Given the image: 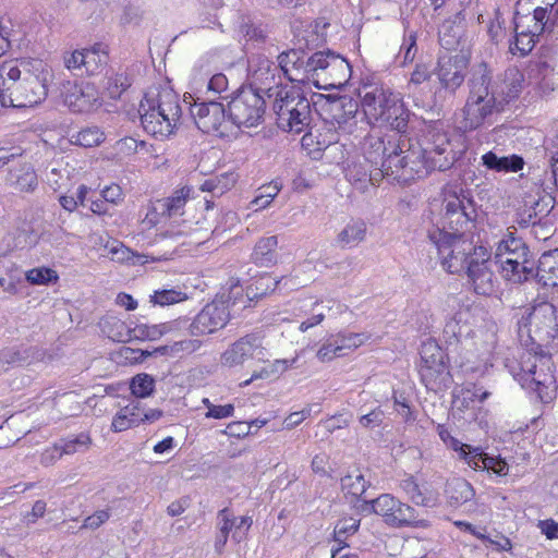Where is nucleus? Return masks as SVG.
<instances>
[{"mask_svg": "<svg viewBox=\"0 0 558 558\" xmlns=\"http://www.w3.org/2000/svg\"><path fill=\"white\" fill-rule=\"evenodd\" d=\"M446 133L429 130L422 142H412L405 134L398 133L387 142L378 136H368L363 146V160L380 168L387 178L409 182L424 178L429 172L445 171L453 163Z\"/></svg>", "mask_w": 558, "mask_h": 558, "instance_id": "1", "label": "nucleus"}, {"mask_svg": "<svg viewBox=\"0 0 558 558\" xmlns=\"http://www.w3.org/2000/svg\"><path fill=\"white\" fill-rule=\"evenodd\" d=\"M521 343L534 352L523 366V386L535 384L550 387L555 384L551 371V351L558 348V311L549 302L526 308L518 320Z\"/></svg>", "mask_w": 558, "mask_h": 558, "instance_id": "2", "label": "nucleus"}, {"mask_svg": "<svg viewBox=\"0 0 558 558\" xmlns=\"http://www.w3.org/2000/svg\"><path fill=\"white\" fill-rule=\"evenodd\" d=\"M52 78V70L43 60L2 62L0 64V107L21 109L41 104L48 96V85Z\"/></svg>", "mask_w": 558, "mask_h": 558, "instance_id": "3", "label": "nucleus"}, {"mask_svg": "<svg viewBox=\"0 0 558 558\" xmlns=\"http://www.w3.org/2000/svg\"><path fill=\"white\" fill-rule=\"evenodd\" d=\"M359 97L368 125L387 126L407 134L411 112L399 93L383 83H366L360 88Z\"/></svg>", "mask_w": 558, "mask_h": 558, "instance_id": "4", "label": "nucleus"}, {"mask_svg": "<svg viewBox=\"0 0 558 558\" xmlns=\"http://www.w3.org/2000/svg\"><path fill=\"white\" fill-rule=\"evenodd\" d=\"M474 314L470 306H460L454 314L446 320L442 339L447 354H458L470 361L471 356H483L492 353L497 344V335L494 328L487 331H475L473 325Z\"/></svg>", "mask_w": 558, "mask_h": 558, "instance_id": "5", "label": "nucleus"}, {"mask_svg": "<svg viewBox=\"0 0 558 558\" xmlns=\"http://www.w3.org/2000/svg\"><path fill=\"white\" fill-rule=\"evenodd\" d=\"M469 96L458 119L463 132L474 131L495 112L501 111V100L492 92V71L482 62L473 68L468 82Z\"/></svg>", "mask_w": 558, "mask_h": 558, "instance_id": "6", "label": "nucleus"}, {"mask_svg": "<svg viewBox=\"0 0 558 558\" xmlns=\"http://www.w3.org/2000/svg\"><path fill=\"white\" fill-rule=\"evenodd\" d=\"M143 129L156 138L163 140L178 128L182 109L179 95L171 88L165 87L155 94L153 90L145 95L140 106Z\"/></svg>", "mask_w": 558, "mask_h": 558, "instance_id": "7", "label": "nucleus"}, {"mask_svg": "<svg viewBox=\"0 0 558 558\" xmlns=\"http://www.w3.org/2000/svg\"><path fill=\"white\" fill-rule=\"evenodd\" d=\"M495 258L506 280L521 283L534 278L535 263L530 257L527 245L521 238L515 236L514 227L508 228L507 233L498 242Z\"/></svg>", "mask_w": 558, "mask_h": 558, "instance_id": "8", "label": "nucleus"}, {"mask_svg": "<svg viewBox=\"0 0 558 558\" xmlns=\"http://www.w3.org/2000/svg\"><path fill=\"white\" fill-rule=\"evenodd\" d=\"M429 241L435 245L442 268L460 275L469 266L473 253L478 245H474L472 235H451L449 231L433 226L427 231Z\"/></svg>", "mask_w": 558, "mask_h": 558, "instance_id": "9", "label": "nucleus"}, {"mask_svg": "<svg viewBox=\"0 0 558 558\" xmlns=\"http://www.w3.org/2000/svg\"><path fill=\"white\" fill-rule=\"evenodd\" d=\"M274 111L277 114V125L284 132L299 134L311 121L310 100L296 89H280L276 94Z\"/></svg>", "mask_w": 558, "mask_h": 558, "instance_id": "10", "label": "nucleus"}, {"mask_svg": "<svg viewBox=\"0 0 558 558\" xmlns=\"http://www.w3.org/2000/svg\"><path fill=\"white\" fill-rule=\"evenodd\" d=\"M360 106L357 100L347 95L328 99L325 108V128L329 140L324 141L327 146L339 143L341 136L353 134L357 128L356 114Z\"/></svg>", "mask_w": 558, "mask_h": 558, "instance_id": "11", "label": "nucleus"}, {"mask_svg": "<svg viewBox=\"0 0 558 558\" xmlns=\"http://www.w3.org/2000/svg\"><path fill=\"white\" fill-rule=\"evenodd\" d=\"M477 211L474 202L463 192L446 194L444 214L439 229L449 231L451 235H471L475 228Z\"/></svg>", "mask_w": 558, "mask_h": 558, "instance_id": "12", "label": "nucleus"}, {"mask_svg": "<svg viewBox=\"0 0 558 558\" xmlns=\"http://www.w3.org/2000/svg\"><path fill=\"white\" fill-rule=\"evenodd\" d=\"M231 124L238 128H254L264 121L265 98L253 87H241L228 104Z\"/></svg>", "mask_w": 558, "mask_h": 558, "instance_id": "13", "label": "nucleus"}, {"mask_svg": "<svg viewBox=\"0 0 558 558\" xmlns=\"http://www.w3.org/2000/svg\"><path fill=\"white\" fill-rule=\"evenodd\" d=\"M496 263L492 253L483 245L474 251L469 266L462 271L466 276V283L477 295L492 296L497 293L499 280L495 272Z\"/></svg>", "mask_w": 558, "mask_h": 558, "instance_id": "14", "label": "nucleus"}, {"mask_svg": "<svg viewBox=\"0 0 558 558\" xmlns=\"http://www.w3.org/2000/svg\"><path fill=\"white\" fill-rule=\"evenodd\" d=\"M374 513L381 515L388 525L426 526V521L417 518L416 510L401 502L390 494H383L369 501Z\"/></svg>", "mask_w": 558, "mask_h": 558, "instance_id": "15", "label": "nucleus"}, {"mask_svg": "<svg viewBox=\"0 0 558 558\" xmlns=\"http://www.w3.org/2000/svg\"><path fill=\"white\" fill-rule=\"evenodd\" d=\"M420 375L426 388L438 390L449 377L445 353L434 340L423 342L420 351Z\"/></svg>", "mask_w": 558, "mask_h": 558, "instance_id": "16", "label": "nucleus"}, {"mask_svg": "<svg viewBox=\"0 0 558 558\" xmlns=\"http://www.w3.org/2000/svg\"><path fill=\"white\" fill-rule=\"evenodd\" d=\"M350 65L348 61L340 54L331 51H318L307 59L306 74L311 77L323 76L330 86L341 85L347 81Z\"/></svg>", "mask_w": 558, "mask_h": 558, "instance_id": "17", "label": "nucleus"}, {"mask_svg": "<svg viewBox=\"0 0 558 558\" xmlns=\"http://www.w3.org/2000/svg\"><path fill=\"white\" fill-rule=\"evenodd\" d=\"M191 114L197 128L207 134L225 136L229 132L231 121L226 114L225 106L217 101H195Z\"/></svg>", "mask_w": 558, "mask_h": 558, "instance_id": "18", "label": "nucleus"}, {"mask_svg": "<svg viewBox=\"0 0 558 558\" xmlns=\"http://www.w3.org/2000/svg\"><path fill=\"white\" fill-rule=\"evenodd\" d=\"M230 319V312L223 302L214 301L206 304L193 318L189 332L193 337L208 336L222 329Z\"/></svg>", "mask_w": 558, "mask_h": 558, "instance_id": "19", "label": "nucleus"}, {"mask_svg": "<svg viewBox=\"0 0 558 558\" xmlns=\"http://www.w3.org/2000/svg\"><path fill=\"white\" fill-rule=\"evenodd\" d=\"M468 64L469 60L462 53L440 56L436 75L441 88L454 94L464 82Z\"/></svg>", "mask_w": 558, "mask_h": 558, "instance_id": "20", "label": "nucleus"}, {"mask_svg": "<svg viewBox=\"0 0 558 558\" xmlns=\"http://www.w3.org/2000/svg\"><path fill=\"white\" fill-rule=\"evenodd\" d=\"M61 93L64 105L72 112H88L99 106V94L93 84H72L66 82L63 84Z\"/></svg>", "mask_w": 558, "mask_h": 558, "instance_id": "21", "label": "nucleus"}, {"mask_svg": "<svg viewBox=\"0 0 558 558\" xmlns=\"http://www.w3.org/2000/svg\"><path fill=\"white\" fill-rule=\"evenodd\" d=\"M263 349L262 337L256 333L246 335L232 343L220 356L221 365L234 367L242 365Z\"/></svg>", "mask_w": 558, "mask_h": 558, "instance_id": "22", "label": "nucleus"}, {"mask_svg": "<svg viewBox=\"0 0 558 558\" xmlns=\"http://www.w3.org/2000/svg\"><path fill=\"white\" fill-rule=\"evenodd\" d=\"M90 446L92 438L88 433L82 432L76 435H69L56 442L52 448L45 451L43 454V462L45 464H51L64 454L69 456L78 452H86Z\"/></svg>", "mask_w": 558, "mask_h": 558, "instance_id": "23", "label": "nucleus"}, {"mask_svg": "<svg viewBox=\"0 0 558 558\" xmlns=\"http://www.w3.org/2000/svg\"><path fill=\"white\" fill-rule=\"evenodd\" d=\"M5 184L19 193L32 194L37 190L39 182L34 166L21 162L9 168Z\"/></svg>", "mask_w": 558, "mask_h": 558, "instance_id": "24", "label": "nucleus"}, {"mask_svg": "<svg viewBox=\"0 0 558 558\" xmlns=\"http://www.w3.org/2000/svg\"><path fill=\"white\" fill-rule=\"evenodd\" d=\"M278 66L280 72L291 82L305 83L308 81L307 60L305 52L300 49H290L278 56Z\"/></svg>", "mask_w": 558, "mask_h": 558, "instance_id": "25", "label": "nucleus"}, {"mask_svg": "<svg viewBox=\"0 0 558 558\" xmlns=\"http://www.w3.org/2000/svg\"><path fill=\"white\" fill-rule=\"evenodd\" d=\"M523 82L524 75L517 68L507 69L500 83L492 82V92L497 94L499 100H501V109L519 97L523 88Z\"/></svg>", "mask_w": 558, "mask_h": 558, "instance_id": "26", "label": "nucleus"}, {"mask_svg": "<svg viewBox=\"0 0 558 558\" xmlns=\"http://www.w3.org/2000/svg\"><path fill=\"white\" fill-rule=\"evenodd\" d=\"M527 75L530 84H533L542 95H548L558 87L555 68L547 61L531 63Z\"/></svg>", "mask_w": 558, "mask_h": 558, "instance_id": "27", "label": "nucleus"}, {"mask_svg": "<svg viewBox=\"0 0 558 558\" xmlns=\"http://www.w3.org/2000/svg\"><path fill=\"white\" fill-rule=\"evenodd\" d=\"M366 236L367 223L361 218H352L337 233L335 243L341 250H349L359 246Z\"/></svg>", "mask_w": 558, "mask_h": 558, "instance_id": "28", "label": "nucleus"}, {"mask_svg": "<svg viewBox=\"0 0 558 558\" xmlns=\"http://www.w3.org/2000/svg\"><path fill=\"white\" fill-rule=\"evenodd\" d=\"M534 277L544 287L558 288V248L542 254Z\"/></svg>", "mask_w": 558, "mask_h": 558, "instance_id": "29", "label": "nucleus"}, {"mask_svg": "<svg viewBox=\"0 0 558 558\" xmlns=\"http://www.w3.org/2000/svg\"><path fill=\"white\" fill-rule=\"evenodd\" d=\"M250 72L253 82L269 92L271 85L277 84L276 76L279 75L280 70L278 64L266 57L259 56L256 60L250 62Z\"/></svg>", "mask_w": 558, "mask_h": 558, "instance_id": "30", "label": "nucleus"}, {"mask_svg": "<svg viewBox=\"0 0 558 558\" xmlns=\"http://www.w3.org/2000/svg\"><path fill=\"white\" fill-rule=\"evenodd\" d=\"M278 238L270 235L259 239L252 252L251 260L259 267H270L278 260Z\"/></svg>", "mask_w": 558, "mask_h": 558, "instance_id": "31", "label": "nucleus"}, {"mask_svg": "<svg viewBox=\"0 0 558 558\" xmlns=\"http://www.w3.org/2000/svg\"><path fill=\"white\" fill-rule=\"evenodd\" d=\"M345 177L354 184L366 182L376 184L381 178L387 175L380 171V168L363 160L349 163L345 170Z\"/></svg>", "mask_w": 558, "mask_h": 558, "instance_id": "32", "label": "nucleus"}, {"mask_svg": "<svg viewBox=\"0 0 558 558\" xmlns=\"http://www.w3.org/2000/svg\"><path fill=\"white\" fill-rule=\"evenodd\" d=\"M400 488L407 497L417 506L434 507L437 504L438 495L426 488H421L412 476L402 480L400 482Z\"/></svg>", "mask_w": 558, "mask_h": 558, "instance_id": "33", "label": "nucleus"}, {"mask_svg": "<svg viewBox=\"0 0 558 558\" xmlns=\"http://www.w3.org/2000/svg\"><path fill=\"white\" fill-rule=\"evenodd\" d=\"M190 193V187L179 189L171 196L157 201L155 209L169 218L182 216Z\"/></svg>", "mask_w": 558, "mask_h": 558, "instance_id": "34", "label": "nucleus"}, {"mask_svg": "<svg viewBox=\"0 0 558 558\" xmlns=\"http://www.w3.org/2000/svg\"><path fill=\"white\" fill-rule=\"evenodd\" d=\"M483 165L497 172H517L524 166V160L518 155L499 157L493 151L482 156Z\"/></svg>", "mask_w": 558, "mask_h": 558, "instance_id": "35", "label": "nucleus"}, {"mask_svg": "<svg viewBox=\"0 0 558 558\" xmlns=\"http://www.w3.org/2000/svg\"><path fill=\"white\" fill-rule=\"evenodd\" d=\"M46 357H50L46 350L39 347L22 348L16 351H10L4 354V361L8 364L16 366H29L38 362H44Z\"/></svg>", "mask_w": 558, "mask_h": 558, "instance_id": "36", "label": "nucleus"}, {"mask_svg": "<svg viewBox=\"0 0 558 558\" xmlns=\"http://www.w3.org/2000/svg\"><path fill=\"white\" fill-rule=\"evenodd\" d=\"M84 74H100L107 66L109 56L106 47L97 44L89 49H84Z\"/></svg>", "mask_w": 558, "mask_h": 558, "instance_id": "37", "label": "nucleus"}, {"mask_svg": "<svg viewBox=\"0 0 558 558\" xmlns=\"http://www.w3.org/2000/svg\"><path fill=\"white\" fill-rule=\"evenodd\" d=\"M445 493L451 506L463 505L475 495L473 486L463 478H452L449 481Z\"/></svg>", "mask_w": 558, "mask_h": 558, "instance_id": "38", "label": "nucleus"}, {"mask_svg": "<svg viewBox=\"0 0 558 558\" xmlns=\"http://www.w3.org/2000/svg\"><path fill=\"white\" fill-rule=\"evenodd\" d=\"M488 396V391H482V388L469 385L453 393V407L463 411L473 408L476 403H482Z\"/></svg>", "mask_w": 558, "mask_h": 558, "instance_id": "39", "label": "nucleus"}, {"mask_svg": "<svg viewBox=\"0 0 558 558\" xmlns=\"http://www.w3.org/2000/svg\"><path fill=\"white\" fill-rule=\"evenodd\" d=\"M228 78L223 73H215L208 77H197L195 81V88L193 89L196 94H203L205 96H216L227 90Z\"/></svg>", "mask_w": 558, "mask_h": 558, "instance_id": "40", "label": "nucleus"}, {"mask_svg": "<svg viewBox=\"0 0 558 558\" xmlns=\"http://www.w3.org/2000/svg\"><path fill=\"white\" fill-rule=\"evenodd\" d=\"M333 341L338 348L339 355H347L349 352L363 345L369 336L367 332H351L348 330L339 331L336 336H332Z\"/></svg>", "mask_w": 558, "mask_h": 558, "instance_id": "41", "label": "nucleus"}, {"mask_svg": "<svg viewBox=\"0 0 558 558\" xmlns=\"http://www.w3.org/2000/svg\"><path fill=\"white\" fill-rule=\"evenodd\" d=\"M236 182V174L223 172L206 179L201 184V191L211 193L214 196H221L229 191Z\"/></svg>", "mask_w": 558, "mask_h": 558, "instance_id": "42", "label": "nucleus"}, {"mask_svg": "<svg viewBox=\"0 0 558 558\" xmlns=\"http://www.w3.org/2000/svg\"><path fill=\"white\" fill-rule=\"evenodd\" d=\"M217 70V56L215 52H206L201 56L192 70L191 87L195 88L197 77H210Z\"/></svg>", "mask_w": 558, "mask_h": 558, "instance_id": "43", "label": "nucleus"}, {"mask_svg": "<svg viewBox=\"0 0 558 558\" xmlns=\"http://www.w3.org/2000/svg\"><path fill=\"white\" fill-rule=\"evenodd\" d=\"M185 300H187L186 292L179 288L156 290L150 295V302L159 306H169Z\"/></svg>", "mask_w": 558, "mask_h": 558, "instance_id": "44", "label": "nucleus"}, {"mask_svg": "<svg viewBox=\"0 0 558 558\" xmlns=\"http://www.w3.org/2000/svg\"><path fill=\"white\" fill-rule=\"evenodd\" d=\"M537 34L535 31L517 33L514 40L510 43V52L512 54L519 53L521 57L529 54L535 46Z\"/></svg>", "mask_w": 558, "mask_h": 558, "instance_id": "45", "label": "nucleus"}, {"mask_svg": "<svg viewBox=\"0 0 558 558\" xmlns=\"http://www.w3.org/2000/svg\"><path fill=\"white\" fill-rule=\"evenodd\" d=\"M366 486L367 482L360 471H354L341 478L342 492L355 498L361 497L365 493Z\"/></svg>", "mask_w": 558, "mask_h": 558, "instance_id": "46", "label": "nucleus"}, {"mask_svg": "<svg viewBox=\"0 0 558 558\" xmlns=\"http://www.w3.org/2000/svg\"><path fill=\"white\" fill-rule=\"evenodd\" d=\"M26 280L34 286H48L57 283L59 280L58 272L49 267H36L25 272Z\"/></svg>", "mask_w": 558, "mask_h": 558, "instance_id": "47", "label": "nucleus"}, {"mask_svg": "<svg viewBox=\"0 0 558 558\" xmlns=\"http://www.w3.org/2000/svg\"><path fill=\"white\" fill-rule=\"evenodd\" d=\"M105 140V134L97 126L85 128L72 135V143L83 147H94Z\"/></svg>", "mask_w": 558, "mask_h": 558, "instance_id": "48", "label": "nucleus"}, {"mask_svg": "<svg viewBox=\"0 0 558 558\" xmlns=\"http://www.w3.org/2000/svg\"><path fill=\"white\" fill-rule=\"evenodd\" d=\"M155 387L154 378L148 374H138L131 380L130 388L132 393L137 398H146Z\"/></svg>", "mask_w": 558, "mask_h": 558, "instance_id": "49", "label": "nucleus"}, {"mask_svg": "<svg viewBox=\"0 0 558 558\" xmlns=\"http://www.w3.org/2000/svg\"><path fill=\"white\" fill-rule=\"evenodd\" d=\"M459 456L474 470H485V459L489 458L488 454L482 452L480 447H472L470 445H468L465 451H462Z\"/></svg>", "mask_w": 558, "mask_h": 558, "instance_id": "50", "label": "nucleus"}, {"mask_svg": "<svg viewBox=\"0 0 558 558\" xmlns=\"http://www.w3.org/2000/svg\"><path fill=\"white\" fill-rule=\"evenodd\" d=\"M416 39L417 36L415 32H410L409 34L404 35L399 52L403 58L401 65L404 66L414 61L417 53Z\"/></svg>", "mask_w": 558, "mask_h": 558, "instance_id": "51", "label": "nucleus"}, {"mask_svg": "<svg viewBox=\"0 0 558 558\" xmlns=\"http://www.w3.org/2000/svg\"><path fill=\"white\" fill-rule=\"evenodd\" d=\"M239 32L247 38V40H253L257 43H262L266 38V34L262 25L254 24L250 17H242Z\"/></svg>", "mask_w": 558, "mask_h": 558, "instance_id": "52", "label": "nucleus"}, {"mask_svg": "<svg viewBox=\"0 0 558 558\" xmlns=\"http://www.w3.org/2000/svg\"><path fill=\"white\" fill-rule=\"evenodd\" d=\"M533 191L537 198L530 197V204L532 207H536V213H538L541 217L547 215L554 208V198L547 194L541 195V186L537 183H533Z\"/></svg>", "mask_w": 558, "mask_h": 558, "instance_id": "53", "label": "nucleus"}, {"mask_svg": "<svg viewBox=\"0 0 558 558\" xmlns=\"http://www.w3.org/2000/svg\"><path fill=\"white\" fill-rule=\"evenodd\" d=\"M84 49L65 52L62 57L65 69L75 75H84Z\"/></svg>", "mask_w": 558, "mask_h": 558, "instance_id": "54", "label": "nucleus"}, {"mask_svg": "<svg viewBox=\"0 0 558 558\" xmlns=\"http://www.w3.org/2000/svg\"><path fill=\"white\" fill-rule=\"evenodd\" d=\"M541 216L536 213V207H532L530 199H524V205L518 211L517 223L521 228H527L529 226H535L539 220Z\"/></svg>", "mask_w": 558, "mask_h": 558, "instance_id": "55", "label": "nucleus"}, {"mask_svg": "<svg viewBox=\"0 0 558 558\" xmlns=\"http://www.w3.org/2000/svg\"><path fill=\"white\" fill-rule=\"evenodd\" d=\"M430 76L432 73L428 66L424 63H417L412 73L410 74V78L407 84V89L409 90V93L415 92L421 84L429 81Z\"/></svg>", "mask_w": 558, "mask_h": 558, "instance_id": "56", "label": "nucleus"}, {"mask_svg": "<svg viewBox=\"0 0 558 558\" xmlns=\"http://www.w3.org/2000/svg\"><path fill=\"white\" fill-rule=\"evenodd\" d=\"M204 342L197 338L182 339L174 341L172 348L174 349V357H182L197 352Z\"/></svg>", "mask_w": 558, "mask_h": 558, "instance_id": "57", "label": "nucleus"}, {"mask_svg": "<svg viewBox=\"0 0 558 558\" xmlns=\"http://www.w3.org/2000/svg\"><path fill=\"white\" fill-rule=\"evenodd\" d=\"M131 86L130 80L123 74H116L110 77L107 90L112 99H117L120 95Z\"/></svg>", "mask_w": 558, "mask_h": 558, "instance_id": "58", "label": "nucleus"}, {"mask_svg": "<svg viewBox=\"0 0 558 558\" xmlns=\"http://www.w3.org/2000/svg\"><path fill=\"white\" fill-rule=\"evenodd\" d=\"M352 418L350 413H338L320 422L325 429L332 434L338 429L349 426Z\"/></svg>", "mask_w": 558, "mask_h": 558, "instance_id": "59", "label": "nucleus"}, {"mask_svg": "<svg viewBox=\"0 0 558 558\" xmlns=\"http://www.w3.org/2000/svg\"><path fill=\"white\" fill-rule=\"evenodd\" d=\"M505 21L502 19V14L499 9H496L494 12V17L489 21L487 33L489 38L494 43H498L505 35Z\"/></svg>", "mask_w": 558, "mask_h": 558, "instance_id": "60", "label": "nucleus"}, {"mask_svg": "<svg viewBox=\"0 0 558 558\" xmlns=\"http://www.w3.org/2000/svg\"><path fill=\"white\" fill-rule=\"evenodd\" d=\"M253 521L251 517H235V523L232 530V539L236 543L242 542L247 534Z\"/></svg>", "mask_w": 558, "mask_h": 558, "instance_id": "61", "label": "nucleus"}, {"mask_svg": "<svg viewBox=\"0 0 558 558\" xmlns=\"http://www.w3.org/2000/svg\"><path fill=\"white\" fill-rule=\"evenodd\" d=\"M384 418H385L384 411L379 407H377L376 409L372 410L371 412L362 415L360 417V424L364 428H374V427L380 426L384 422Z\"/></svg>", "mask_w": 558, "mask_h": 558, "instance_id": "62", "label": "nucleus"}, {"mask_svg": "<svg viewBox=\"0 0 558 558\" xmlns=\"http://www.w3.org/2000/svg\"><path fill=\"white\" fill-rule=\"evenodd\" d=\"M437 430H438V435H439L440 439L448 447H450L454 451L459 452V454L462 451H465L468 445L460 442L457 438L451 436L450 432L444 425H438Z\"/></svg>", "mask_w": 558, "mask_h": 558, "instance_id": "63", "label": "nucleus"}, {"mask_svg": "<svg viewBox=\"0 0 558 558\" xmlns=\"http://www.w3.org/2000/svg\"><path fill=\"white\" fill-rule=\"evenodd\" d=\"M217 519L219 532L229 536V533L233 530L235 517L230 512L228 508H225L218 512Z\"/></svg>", "mask_w": 558, "mask_h": 558, "instance_id": "64", "label": "nucleus"}]
</instances>
